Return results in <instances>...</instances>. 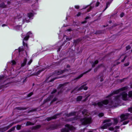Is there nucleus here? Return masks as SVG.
I'll use <instances>...</instances> for the list:
<instances>
[{"label": "nucleus", "instance_id": "nucleus-28", "mask_svg": "<svg viewBox=\"0 0 132 132\" xmlns=\"http://www.w3.org/2000/svg\"><path fill=\"white\" fill-rule=\"evenodd\" d=\"M21 17H22L21 15L19 14L15 17V19H19Z\"/></svg>", "mask_w": 132, "mask_h": 132}, {"label": "nucleus", "instance_id": "nucleus-14", "mask_svg": "<svg viewBox=\"0 0 132 132\" xmlns=\"http://www.w3.org/2000/svg\"><path fill=\"white\" fill-rule=\"evenodd\" d=\"M76 112H72L68 114L65 113V115L68 117H70L76 115Z\"/></svg>", "mask_w": 132, "mask_h": 132}, {"label": "nucleus", "instance_id": "nucleus-59", "mask_svg": "<svg viewBox=\"0 0 132 132\" xmlns=\"http://www.w3.org/2000/svg\"><path fill=\"white\" fill-rule=\"evenodd\" d=\"M80 14H81L80 13V12H79L78 13V14H77V16H79L80 15Z\"/></svg>", "mask_w": 132, "mask_h": 132}, {"label": "nucleus", "instance_id": "nucleus-54", "mask_svg": "<svg viewBox=\"0 0 132 132\" xmlns=\"http://www.w3.org/2000/svg\"><path fill=\"white\" fill-rule=\"evenodd\" d=\"M119 128L120 126H116L115 127V128L116 129H119Z\"/></svg>", "mask_w": 132, "mask_h": 132}, {"label": "nucleus", "instance_id": "nucleus-56", "mask_svg": "<svg viewBox=\"0 0 132 132\" xmlns=\"http://www.w3.org/2000/svg\"><path fill=\"white\" fill-rule=\"evenodd\" d=\"M129 63H125V66H127L129 65Z\"/></svg>", "mask_w": 132, "mask_h": 132}, {"label": "nucleus", "instance_id": "nucleus-40", "mask_svg": "<svg viewBox=\"0 0 132 132\" xmlns=\"http://www.w3.org/2000/svg\"><path fill=\"white\" fill-rule=\"evenodd\" d=\"M98 116L100 117H102L104 116V113H100L99 114Z\"/></svg>", "mask_w": 132, "mask_h": 132}, {"label": "nucleus", "instance_id": "nucleus-12", "mask_svg": "<svg viewBox=\"0 0 132 132\" xmlns=\"http://www.w3.org/2000/svg\"><path fill=\"white\" fill-rule=\"evenodd\" d=\"M59 126L57 124H53L50 126L49 129L51 130H54L57 129Z\"/></svg>", "mask_w": 132, "mask_h": 132}, {"label": "nucleus", "instance_id": "nucleus-18", "mask_svg": "<svg viewBox=\"0 0 132 132\" xmlns=\"http://www.w3.org/2000/svg\"><path fill=\"white\" fill-rule=\"evenodd\" d=\"M27 61V59L24 58V59L23 62L21 63V67H23L26 65Z\"/></svg>", "mask_w": 132, "mask_h": 132}, {"label": "nucleus", "instance_id": "nucleus-27", "mask_svg": "<svg viewBox=\"0 0 132 132\" xmlns=\"http://www.w3.org/2000/svg\"><path fill=\"white\" fill-rule=\"evenodd\" d=\"M82 97L81 96H78L77 98V101H80L82 99Z\"/></svg>", "mask_w": 132, "mask_h": 132}, {"label": "nucleus", "instance_id": "nucleus-31", "mask_svg": "<svg viewBox=\"0 0 132 132\" xmlns=\"http://www.w3.org/2000/svg\"><path fill=\"white\" fill-rule=\"evenodd\" d=\"M57 78H56V77L50 80H49V81H48L47 82H52L53 81H54L55 79H56Z\"/></svg>", "mask_w": 132, "mask_h": 132}, {"label": "nucleus", "instance_id": "nucleus-49", "mask_svg": "<svg viewBox=\"0 0 132 132\" xmlns=\"http://www.w3.org/2000/svg\"><path fill=\"white\" fill-rule=\"evenodd\" d=\"M15 127H12L10 129V130H11V131H13L15 129Z\"/></svg>", "mask_w": 132, "mask_h": 132}, {"label": "nucleus", "instance_id": "nucleus-51", "mask_svg": "<svg viewBox=\"0 0 132 132\" xmlns=\"http://www.w3.org/2000/svg\"><path fill=\"white\" fill-rule=\"evenodd\" d=\"M109 129L110 130H113L114 129L113 128L110 127L109 128Z\"/></svg>", "mask_w": 132, "mask_h": 132}, {"label": "nucleus", "instance_id": "nucleus-16", "mask_svg": "<svg viewBox=\"0 0 132 132\" xmlns=\"http://www.w3.org/2000/svg\"><path fill=\"white\" fill-rule=\"evenodd\" d=\"M98 60H96L94 61H93L91 63V64L92 65V66L93 68L94 67L95 65L98 63Z\"/></svg>", "mask_w": 132, "mask_h": 132}, {"label": "nucleus", "instance_id": "nucleus-19", "mask_svg": "<svg viewBox=\"0 0 132 132\" xmlns=\"http://www.w3.org/2000/svg\"><path fill=\"white\" fill-rule=\"evenodd\" d=\"M80 41V40L79 39H77L76 40H74L73 41V43L75 45V46H76Z\"/></svg>", "mask_w": 132, "mask_h": 132}, {"label": "nucleus", "instance_id": "nucleus-10", "mask_svg": "<svg viewBox=\"0 0 132 132\" xmlns=\"http://www.w3.org/2000/svg\"><path fill=\"white\" fill-rule=\"evenodd\" d=\"M91 70V69H90L88 71L85 72L84 73H82L80 75L78 76V77L75 78H74L73 80H78L80 78L82 77L84 74H85L87 73L88 72L90 71Z\"/></svg>", "mask_w": 132, "mask_h": 132}, {"label": "nucleus", "instance_id": "nucleus-62", "mask_svg": "<svg viewBox=\"0 0 132 132\" xmlns=\"http://www.w3.org/2000/svg\"><path fill=\"white\" fill-rule=\"evenodd\" d=\"M118 24H117L116 23L114 24L113 25V27H114L117 26L118 25Z\"/></svg>", "mask_w": 132, "mask_h": 132}, {"label": "nucleus", "instance_id": "nucleus-13", "mask_svg": "<svg viewBox=\"0 0 132 132\" xmlns=\"http://www.w3.org/2000/svg\"><path fill=\"white\" fill-rule=\"evenodd\" d=\"M53 97V95H51L49 97L47 98V99L44 100L43 102V104H44L46 102L50 101L51 99Z\"/></svg>", "mask_w": 132, "mask_h": 132}, {"label": "nucleus", "instance_id": "nucleus-55", "mask_svg": "<svg viewBox=\"0 0 132 132\" xmlns=\"http://www.w3.org/2000/svg\"><path fill=\"white\" fill-rule=\"evenodd\" d=\"M86 22H87V21L86 20H85L84 21L82 22H81V23L82 24H84V23H86Z\"/></svg>", "mask_w": 132, "mask_h": 132}, {"label": "nucleus", "instance_id": "nucleus-52", "mask_svg": "<svg viewBox=\"0 0 132 132\" xmlns=\"http://www.w3.org/2000/svg\"><path fill=\"white\" fill-rule=\"evenodd\" d=\"M100 4V3L98 2H97L96 3V6H98L99 4Z\"/></svg>", "mask_w": 132, "mask_h": 132}, {"label": "nucleus", "instance_id": "nucleus-34", "mask_svg": "<svg viewBox=\"0 0 132 132\" xmlns=\"http://www.w3.org/2000/svg\"><path fill=\"white\" fill-rule=\"evenodd\" d=\"M57 100V98L56 97H55L54 98L53 100L51 101V103H53V102L56 101Z\"/></svg>", "mask_w": 132, "mask_h": 132}, {"label": "nucleus", "instance_id": "nucleus-35", "mask_svg": "<svg viewBox=\"0 0 132 132\" xmlns=\"http://www.w3.org/2000/svg\"><path fill=\"white\" fill-rule=\"evenodd\" d=\"M100 76V78H102L103 76V72H101L99 75L98 76V78Z\"/></svg>", "mask_w": 132, "mask_h": 132}, {"label": "nucleus", "instance_id": "nucleus-33", "mask_svg": "<svg viewBox=\"0 0 132 132\" xmlns=\"http://www.w3.org/2000/svg\"><path fill=\"white\" fill-rule=\"evenodd\" d=\"M43 70H40L38 71L36 73V75H39L40 72H41Z\"/></svg>", "mask_w": 132, "mask_h": 132}, {"label": "nucleus", "instance_id": "nucleus-5", "mask_svg": "<svg viewBox=\"0 0 132 132\" xmlns=\"http://www.w3.org/2000/svg\"><path fill=\"white\" fill-rule=\"evenodd\" d=\"M65 128L62 129L61 130V132H69L70 130H74L75 129V128L69 124L65 125Z\"/></svg>", "mask_w": 132, "mask_h": 132}, {"label": "nucleus", "instance_id": "nucleus-39", "mask_svg": "<svg viewBox=\"0 0 132 132\" xmlns=\"http://www.w3.org/2000/svg\"><path fill=\"white\" fill-rule=\"evenodd\" d=\"M23 23H24V22H29V20H27L26 19H23Z\"/></svg>", "mask_w": 132, "mask_h": 132}, {"label": "nucleus", "instance_id": "nucleus-37", "mask_svg": "<svg viewBox=\"0 0 132 132\" xmlns=\"http://www.w3.org/2000/svg\"><path fill=\"white\" fill-rule=\"evenodd\" d=\"M33 93L32 92H31L29 94H28L27 95V97H30L33 94Z\"/></svg>", "mask_w": 132, "mask_h": 132}, {"label": "nucleus", "instance_id": "nucleus-60", "mask_svg": "<svg viewBox=\"0 0 132 132\" xmlns=\"http://www.w3.org/2000/svg\"><path fill=\"white\" fill-rule=\"evenodd\" d=\"M90 17L89 16H87L85 19V20H87L88 19L90 18Z\"/></svg>", "mask_w": 132, "mask_h": 132}, {"label": "nucleus", "instance_id": "nucleus-48", "mask_svg": "<svg viewBox=\"0 0 132 132\" xmlns=\"http://www.w3.org/2000/svg\"><path fill=\"white\" fill-rule=\"evenodd\" d=\"M130 46L128 45V46H127L126 47V50H128L129 49H130Z\"/></svg>", "mask_w": 132, "mask_h": 132}, {"label": "nucleus", "instance_id": "nucleus-17", "mask_svg": "<svg viewBox=\"0 0 132 132\" xmlns=\"http://www.w3.org/2000/svg\"><path fill=\"white\" fill-rule=\"evenodd\" d=\"M79 118L78 116H77L73 118H69L68 120L69 121H71L73 120H76Z\"/></svg>", "mask_w": 132, "mask_h": 132}, {"label": "nucleus", "instance_id": "nucleus-11", "mask_svg": "<svg viewBox=\"0 0 132 132\" xmlns=\"http://www.w3.org/2000/svg\"><path fill=\"white\" fill-rule=\"evenodd\" d=\"M68 71L67 69H65L63 70H59L58 71H56L54 72V74L57 75H60L65 71Z\"/></svg>", "mask_w": 132, "mask_h": 132}, {"label": "nucleus", "instance_id": "nucleus-63", "mask_svg": "<svg viewBox=\"0 0 132 132\" xmlns=\"http://www.w3.org/2000/svg\"><path fill=\"white\" fill-rule=\"evenodd\" d=\"M100 78H101L100 81H103L104 79H103L102 78V77Z\"/></svg>", "mask_w": 132, "mask_h": 132}, {"label": "nucleus", "instance_id": "nucleus-64", "mask_svg": "<svg viewBox=\"0 0 132 132\" xmlns=\"http://www.w3.org/2000/svg\"><path fill=\"white\" fill-rule=\"evenodd\" d=\"M4 87V86L3 85H0V89H1L3 87Z\"/></svg>", "mask_w": 132, "mask_h": 132}, {"label": "nucleus", "instance_id": "nucleus-6", "mask_svg": "<svg viewBox=\"0 0 132 132\" xmlns=\"http://www.w3.org/2000/svg\"><path fill=\"white\" fill-rule=\"evenodd\" d=\"M32 33L30 31L28 32L26 36L25 37H24V36L22 35V38H24V39H23V45L25 46H26L27 47V43H24V40H28V38L30 37V34H31Z\"/></svg>", "mask_w": 132, "mask_h": 132}, {"label": "nucleus", "instance_id": "nucleus-26", "mask_svg": "<svg viewBox=\"0 0 132 132\" xmlns=\"http://www.w3.org/2000/svg\"><path fill=\"white\" fill-rule=\"evenodd\" d=\"M6 6L4 3H2L0 4V7L2 8H5Z\"/></svg>", "mask_w": 132, "mask_h": 132}, {"label": "nucleus", "instance_id": "nucleus-29", "mask_svg": "<svg viewBox=\"0 0 132 132\" xmlns=\"http://www.w3.org/2000/svg\"><path fill=\"white\" fill-rule=\"evenodd\" d=\"M128 96L132 98V91H130L129 92Z\"/></svg>", "mask_w": 132, "mask_h": 132}, {"label": "nucleus", "instance_id": "nucleus-32", "mask_svg": "<svg viewBox=\"0 0 132 132\" xmlns=\"http://www.w3.org/2000/svg\"><path fill=\"white\" fill-rule=\"evenodd\" d=\"M21 126L20 125H18L16 126V129L18 130H19L21 129Z\"/></svg>", "mask_w": 132, "mask_h": 132}, {"label": "nucleus", "instance_id": "nucleus-53", "mask_svg": "<svg viewBox=\"0 0 132 132\" xmlns=\"http://www.w3.org/2000/svg\"><path fill=\"white\" fill-rule=\"evenodd\" d=\"M62 46H61H61L58 49V50L57 51H60V50Z\"/></svg>", "mask_w": 132, "mask_h": 132}, {"label": "nucleus", "instance_id": "nucleus-25", "mask_svg": "<svg viewBox=\"0 0 132 132\" xmlns=\"http://www.w3.org/2000/svg\"><path fill=\"white\" fill-rule=\"evenodd\" d=\"M33 15V14L32 13H29L28 14V16L29 18H31Z\"/></svg>", "mask_w": 132, "mask_h": 132}, {"label": "nucleus", "instance_id": "nucleus-42", "mask_svg": "<svg viewBox=\"0 0 132 132\" xmlns=\"http://www.w3.org/2000/svg\"><path fill=\"white\" fill-rule=\"evenodd\" d=\"M127 57V56H125L124 57V58L122 60H121V62H124V61H125V60L126 58Z\"/></svg>", "mask_w": 132, "mask_h": 132}, {"label": "nucleus", "instance_id": "nucleus-8", "mask_svg": "<svg viewBox=\"0 0 132 132\" xmlns=\"http://www.w3.org/2000/svg\"><path fill=\"white\" fill-rule=\"evenodd\" d=\"M130 115V114L126 113L125 114H122L120 116L121 122H122L127 119L128 117Z\"/></svg>", "mask_w": 132, "mask_h": 132}, {"label": "nucleus", "instance_id": "nucleus-46", "mask_svg": "<svg viewBox=\"0 0 132 132\" xmlns=\"http://www.w3.org/2000/svg\"><path fill=\"white\" fill-rule=\"evenodd\" d=\"M4 76L3 75L0 76V80H3L4 78Z\"/></svg>", "mask_w": 132, "mask_h": 132}, {"label": "nucleus", "instance_id": "nucleus-1", "mask_svg": "<svg viewBox=\"0 0 132 132\" xmlns=\"http://www.w3.org/2000/svg\"><path fill=\"white\" fill-rule=\"evenodd\" d=\"M127 89V87H125L114 90L112 93L106 97V98H108V99L104 100L97 103H94L93 105L95 106L97 105L100 108L102 109L116 107L118 106L119 103L122 100L125 101L127 100L128 95L126 92H123L116 96H114L113 95Z\"/></svg>", "mask_w": 132, "mask_h": 132}, {"label": "nucleus", "instance_id": "nucleus-30", "mask_svg": "<svg viewBox=\"0 0 132 132\" xmlns=\"http://www.w3.org/2000/svg\"><path fill=\"white\" fill-rule=\"evenodd\" d=\"M100 65H98L97 67L95 68L94 69V72H96L97 71L98 68L100 67Z\"/></svg>", "mask_w": 132, "mask_h": 132}, {"label": "nucleus", "instance_id": "nucleus-41", "mask_svg": "<svg viewBox=\"0 0 132 132\" xmlns=\"http://www.w3.org/2000/svg\"><path fill=\"white\" fill-rule=\"evenodd\" d=\"M11 62L12 63V64L13 65H15L16 64V62L14 60H12L11 61Z\"/></svg>", "mask_w": 132, "mask_h": 132}, {"label": "nucleus", "instance_id": "nucleus-20", "mask_svg": "<svg viewBox=\"0 0 132 132\" xmlns=\"http://www.w3.org/2000/svg\"><path fill=\"white\" fill-rule=\"evenodd\" d=\"M113 121V124L114 125H116L118 122V120L117 118H113L111 119Z\"/></svg>", "mask_w": 132, "mask_h": 132}, {"label": "nucleus", "instance_id": "nucleus-22", "mask_svg": "<svg viewBox=\"0 0 132 132\" xmlns=\"http://www.w3.org/2000/svg\"><path fill=\"white\" fill-rule=\"evenodd\" d=\"M34 125V123H32L30 121L27 122L26 124V126H28L29 125Z\"/></svg>", "mask_w": 132, "mask_h": 132}, {"label": "nucleus", "instance_id": "nucleus-47", "mask_svg": "<svg viewBox=\"0 0 132 132\" xmlns=\"http://www.w3.org/2000/svg\"><path fill=\"white\" fill-rule=\"evenodd\" d=\"M124 15V13L122 12L120 14V17L121 18Z\"/></svg>", "mask_w": 132, "mask_h": 132}, {"label": "nucleus", "instance_id": "nucleus-44", "mask_svg": "<svg viewBox=\"0 0 132 132\" xmlns=\"http://www.w3.org/2000/svg\"><path fill=\"white\" fill-rule=\"evenodd\" d=\"M128 111L132 113V107L128 109Z\"/></svg>", "mask_w": 132, "mask_h": 132}, {"label": "nucleus", "instance_id": "nucleus-45", "mask_svg": "<svg viewBox=\"0 0 132 132\" xmlns=\"http://www.w3.org/2000/svg\"><path fill=\"white\" fill-rule=\"evenodd\" d=\"M32 60H30V61L27 64L28 65H30L31 63L32 62Z\"/></svg>", "mask_w": 132, "mask_h": 132}, {"label": "nucleus", "instance_id": "nucleus-15", "mask_svg": "<svg viewBox=\"0 0 132 132\" xmlns=\"http://www.w3.org/2000/svg\"><path fill=\"white\" fill-rule=\"evenodd\" d=\"M63 86L64 85L62 84H60L59 85V89L60 90L58 92L57 94L59 95V94L61 93L62 92L63 90H62L61 89V88H63Z\"/></svg>", "mask_w": 132, "mask_h": 132}, {"label": "nucleus", "instance_id": "nucleus-43", "mask_svg": "<svg viewBox=\"0 0 132 132\" xmlns=\"http://www.w3.org/2000/svg\"><path fill=\"white\" fill-rule=\"evenodd\" d=\"M57 92V90L56 89L54 90L51 93V94H53L55 93H56Z\"/></svg>", "mask_w": 132, "mask_h": 132}, {"label": "nucleus", "instance_id": "nucleus-7", "mask_svg": "<svg viewBox=\"0 0 132 132\" xmlns=\"http://www.w3.org/2000/svg\"><path fill=\"white\" fill-rule=\"evenodd\" d=\"M62 114V113H57L51 117H48L46 119V120H47L48 121H49L52 119H56L57 118L59 117H60V115Z\"/></svg>", "mask_w": 132, "mask_h": 132}, {"label": "nucleus", "instance_id": "nucleus-50", "mask_svg": "<svg viewBox=\"0 0 132 132\" xmlns=\"http://www.w3.org/2000/svg\"><path fill=\"white\" fill-rule=\"evenodd\" d=\"M36 111V109H33V110H30L29 111V112H34V111Z\"/></svg>", "mask_w": 132, "mask_h": 132}, {"label": "nucleus", "instance_id": "nucleus-61", "mask_svg": "<svg viewBox=\"0 0 132 132\" xmlns=\"http://www.w3.org/2000/svg\"><path fill=\"white\" fill-rule=\"evenodd\" d=\"M67 67L68 68H69L70 67V65L69 64H68L67 65Z\"/></svg>", "mask_w": 132, "mask_h": 132}, {"label": "nucleus", "instance_id": "nucleus-58", "mask_svg": "<svg viewBox=\"0 0 132 132\" xmlns=\"http://www.w3.org/2000/svg\"><path fill=\"white\" fill-rule=\"evenodd\" d=\"M23 50L22 49H21L20 47L19 48V52L23 51Z\"/></svg>", "mask_w": 132, "mask_h": 132}, {"label": "nucleus", "instance_id": "nucleus-23", "mask_svg": "<svg viewBox=\"0 0 132 132\" xmlns=\"http://www.w3.org/2000/svg\"><path fill=\"white\" fill-rule=\"evenodd\" d=\"M41 126V125H37L36 126L33 127V128L34 129H37L40 128Z\"/></svg>", "mask_w": 132, "mask_h": 132}, {"label": "nucleus", "instance_id": "nucleus-57", "mask_svg": "<svg viewBox=\"0 0 132 132\" xmlns=\"http://www.w3.org/2000/svg\"><path fill=\"white\" fill-rule=\"evenodd\" d=\"M75 7L76 9H78L79 8V6H75Z\"/></svg>", "mask_w": 132, "mask_h": 132}, {"label": "nucleus", "instance_id": "nucleus-3", "mask_svg": "<svg viewBox=\"0 0 132 132\" xmlns=\"http://www.w3.org/2000/svg\"><path fill=\"white\" fill-rule=\"evenodd\" d=\"M86 84H83L78 89L77 87H76L72 91L71 93H75L77 92V91L81 90L83 89L85 90H86L87 89L88 87L86 86Z\"/></svg>", "mask_w": 132, "mask_h": 132}, {"label": "nucleus", "instance_id": "nucleus-36", "mask_svg": "<svg viewBox=\"0 0 132 132\" xmlns=\"http://www.w3.org/2000/svg\"><path fill=\"white\" fill-rule=\"evenodd\" d=\"M129 122V121H124L122 125H125L127 124Z\"/></svg>", "mask_w": 132, "mask_h": 132}, {"label": "nucleus", "instance_id": "nucleus-2", "mask_svg": "<svg viewBox=\"0 0 132 132\" xmlns=\"http://www.w3.org/2000/svg\"><path fill=\"white\" fill-rule=\"evenodd\" d=\"M82 113L84 117L80 120L82 124L83 125H86L91 123L92 121L91 118L88 117V114L87 111L86 110L84 109L82 111Z\"/></svg>", "mask_w": 132, "mask_h": 132}, {"label": "nucleus", "instance_id": "nucleus-21", "mask_svg": "<svg viewBox=\"0 0 132 132\" xmlns=\"http://www.w3.org/2000/svg\"><path fill=\"white\" fill-rule=\"evenodd\" d=\"M111 2V1H110V2H108L106 3V7L104 9V10L103 12L104 11L108 8V6H109Z\"/></svg>", "mask_w": 132, "mask_h": 132}, {"label": "nucleus", "instance_id": "nucleus-38", "mask_svg": "<svg viewBox=\"0 0 132 132\" xmlns=\"http://www.w3.org/2000/svg\"><path fill=\"white\" fill-rule=\"evenodd\" d=\"M65 36L66 37V40H71L72 39V38H69L68 37L65 36H65Z\"/></svg>", "mask_w": 132, "mask_h": 132}, {"label": "nucleus", "instance_id": "nucleus-9", "mask_svg": "<svg viewBox=\"0 0 132 132\" xmlns=\"http://www.w3.org/2000/svg\"><path fill=\"white\" fill-rule=\"evenodd\" d=\"M14 124V123H13L4 128H0V131L2 132H3L6 131L11 127Z\"/></svg>", "mask_w": 132, "mask_h": 132}, {"label": "nucleus", "instance_id": "nucleus-4", "mask_svg": "<svg viewBox=\"0 0 132 132\" xmlns=\"http://www.w3.org/2000/svg\"><path fill=\"white\" fill-rule=\"evenodd\" d=\"M111 121V119H108L105 120L103 121V123H106L104 124L103 126H102L101 127V128L103 129H106L108 127L111 126L113 124V123L112 122H110Z\"/></svg>", "mask_w": 132, "mask_h": 132}, {"label": "nucleus", "instance_id": "nucleus-24", "mask_svg": "<svg viewBox=\"0 0 132 132\" xmlns=\"http://www.w3.org/2000/svg\"><path fill=\"white\" fill-rule=\"evenodd\" d=\"M27 108H23L21 107H16V109L18 110H25L27 109Z\"/></svg>", "mask_w": 132, "mask_h": 132}]
</instances>
